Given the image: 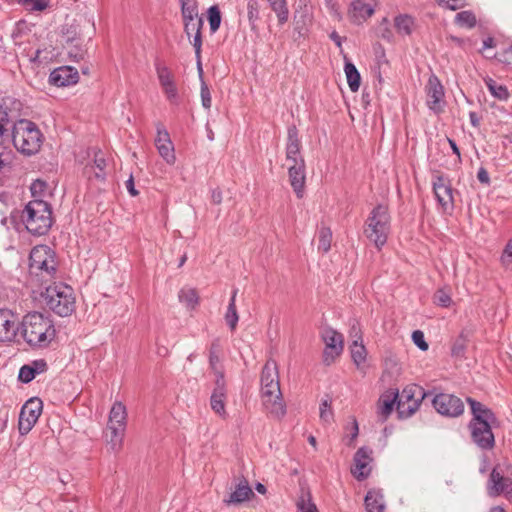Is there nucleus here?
I'll return each instance as SVG.
<instances>
[{
    "mask_svg": "<svg viewBox=\"0 0 512 512\" xmlns=\"http://www.w3.org/2000/svg\"><path fill=\"white\" fill-rule=\"evenodd\" d=\"M19 318L7 308L0 309V343L15 342L19 331Z\"/></svg>",
    "mask_w": 512,
    "mask_h": 512,
    "instance_id": "nucleus-15",
    "label": "nucleus"
},
{
    "mask_svg": "<svg viewBox=\"0 0 512 512\" xmlns=\"http://www.w3.org/2000/svg\"><path fill=\"white\" fill-rule=\"evenodd\" d=\"M395 401H397L395 396L392 399L386 398L380 400L378 412L384 419L391 414Z\"/></svg>",
    "mask_w": 512,
    "mask_h": 512,
    "instance_id": "nucleus-45",
    "label": "nucleus"
},
{
    "mask_svg": "<svg viewBox=\"0 0 512 512\" xmlns=\"http://www.w3.org/2000/svg\"><path fill=\"white\" fill-rule=\"evenodd\" d=\"M433 190L438 203L444 210L453 208V189L447 178L437 176L433 181Z\"/></svg>",
    "mask_w": 512,
    "mask_h": 512,
    "instance_id": "nucleus-21",
    "label": "nucleus"
},
{
    "mask_svg": "<svg viewBox=\"0 0 512 512\" xmlns=\"http://www.w3.org/2000/svg\"><path fill=\"white\" fill-rule=\"evenodd\" d=\"M286 167L293 191L298 198H302L306 182L305 161H300L299 164L287 165Z\"/></svg>",
    "mask_w": 512,
    "mask_h": 512,
    "instance_id": "nucleus-24",
    "label": "nucleus"
},
{
    "mask_svg": "<svg viewBox=\"0 0 512 512\" xmlns=\"http://www.w3.org/2000/svg\"><path fill=\"white\" fill-rule=\"evenodd\" d=\"M155 70L160 86L167 100L172 105H178L179 95L173 73L165 64L161 62L155 63Z\"/></svg>",
    "mask_w": 512,
    "mask_h": 512,
    "instance_id": "nucleus-13",
    "label": "nucleus"
},
{
    "mask_svg": "<svg viewBox=\"0 0 512 512\" xmlns=\"http://www.w3.org/2000/svg\"><path fill=\"white\" fill-rule=\"evenodd\" d=\"M487 490L492 497L503 494L508 499H512V472L504 475L499 467L493 468L489 476Z\"/></svg>",
    "mask_w": 512,
    "mask_h": 512,
    "instance_id": "nucleus-11",
    "label": "nucleus"
},
{
    "mask_svg": "<svg viewBox=\"0 0 512 512\" xmlns=\"http://www.w3.org/2000/svg\"><path fill=\"white\" fill-rule=\"evenodd\" d=\"M220 363V344L218 341H213L209 350V364L213 370L216 378L221 375L224 378V372L219 367Z\"/></svg>",
    "mask_w": 512,
    "mask_h": 512,
    "instance_id": "nucleus-34",
    "label": "nucleus"
},
{
    "mask_svg": "<svg viewBox=\"0 0 512 512\" xmlns=\"http://www.w3.org/2000/svg\"><path fill=\"white\" fill-rule=\"evenodd\" d=\"M261 400L265 410L275 418L286 413V406L280 389L277 365L267 361L261 372Z\"/></svg>",
    "mask_w": 512,
    "mask_h": 512,
    "instance_id": "nucleus-2",
    "label": "nucleus"
},
{
    "mask_svg": "<svg viewBox=\"0 0 512 512\" xmlns=\"http://www.w3.org/2000/svg\"><path fill=\"white\" fill-rule=\"evenodd\" d=\"M19 3L29 11H42L49 5V0H19Z\"/></svg>",
    "mask_w": 512,
    "mask_h": 512,
    "instance_id": "nucleus-44",
    "label": "nucleus"
},
{
    "mask_svg": "<svg viewBox=\"0 0 512 512\" xmlns=\"http://www.w3.org/2000/svg\"><path fill=\"white\" fill-rule=\"evenodd\" d=\"M351 334L357 338L351 345V356L356 366L360 367L366 360V349L362 343H358V340H361L360 329L353 325Z\"/></svg>",
    "mask_w": 512,
    "mask_h": 512,
    "instance_id": "nucleus-27",
    "label": "nucleus"
},
{
    "mask_svg": "<svg viewBox=\"0 0 512 512\" xmlns=\"http://www.w3.org/2000/svg\"><path fill=\"white\" fill-rule=\"evenodd\" d=\"M258 3L256 0H249L248 1V4H247V16H248V19H249V22L252 26V28H254L255 26V21L258 19Z\"/></svg>",
    "mask_w": 512,
    "mask_h": 512,
    "instance_id": "nucleus-47",
    "label": "nucleus"
},
{
    "mask_svg": "<svg viewBox=\"0 0 512 512\" xmlns=\"http://www.w3.org/2000/svg\"><path fill=\"white\" fill-rule=\"evenodd\" d=\"M45 52V50H42V49H37L34 53L33 56L30 57V62L31 63H35V64H42V63H45V62H48L49 59H50V56L47 55H44L42 56V54Z\"/></svg>",
    "mask_w": 512,
    "mask_h": 512,
    "instance_id": "nucleus-54",
    "label": "nucleus"
},
{
    "mask_svg": "<svg viewBox=\"0 0 512 512\" xmlns=\"http://www.w3.org/2000/svg\"><path fill=\"white\" fill-rule=\"evenodd\" d=\"M19 331L24 341L33 348L47 347L56 334L53 321L39 312L25 315L19 323Z\"/></svg>",
    "mask_w": 512,
    "mask_h": 512,
    "instance_id": "nucleus-3",
    "label": "nucleus"
},
{
    "mask_svg": "<svg viewBox=\"0 0 512 512\" xmlns=\"http://www.w3.org/2000/svg\"><path fill=\"white\" fill-rule=\"evenodd\" d=\"M92 165H94L95 168L100 171V173H95V179L104 180L106 160L101 153L95 154V158Z\"/></svg>",
    "mask_w": 512,
    "mask_h": 512,
    "instance_id": "nucleus-46",
    "label": "nucleus"
},
{
    "mask_svg": "<svg viewBox=\"0 0 512 512\" xmlns=\"http://www.w3.org/2000/svg\"><path fill=\"white\" fill-rule=\"evenodd\" d=\"M52 252L49 247L40 245L34 247L30 252V270L42 261H47V256Z\"/></svg>",
    "mask_w": 512,
    "mask_h": 512,
    "instance_id": "nucleus-37",
    "label": "nucleus"
},
{
    "mask_svg": "<svg viewBox=\"0 0 512 512\" xmlns=\"http://www.w3.org/2000/svg\"><path fill=\"white\" fill-rule=\"evenodd\" d=\"M11 139L19 152L34 155L42 146L43 134L34 122L20 119L12 126Z\"/></svg>",
    "mask_w": 512,
    "mask_h": 512,
    "instance_id": "nucleus-5",
    "label": "nucleus"
},
{
    "mask_svg": "<svg viewBox=\"0 0 512 512\" xmlns=\"http://www.w3.org/2000/svg\"><path fill=\"white\" fill-rule=\"evenodd\" d=\"M426 104L434 113H441L444 107V88L438 77L430 75L425 86Z\"/></svg>",
    "mask_w": 512,
    "mask_h": 512,
    "instance_id": "nucleus-17",
    "label": "nucleus"
},
{
    "mask_svg": "<svg viewBox=\"0 0 512 512\" xmlns=\"http://www.w3.org/2000/svg\"><path fill=\"white\" fill-rule=\"evenodd\" d=\"M10 160V153L5 150L3 146L0 145V169L5 167Z\"/></svg>",
    "mask_w": 512,
    "mask_h": 512,
    "instance_id": "nucleus-56",
    "label": "nucleus"
},
{
    "mask_svg": "<svg viewBox=\"0 0 512 512\" xmlns=\"http://www.w3.org/2000/svg\"><path fill=\"white\" fill-rule=\"evenodd\" d=\"M43 404L39 398L29 399L21 408L18 428L21 435L28 434L42 413Z\"/></svg>",
    "mask_w": 512,
    "mask_h": 512,
    "instance_id": "nucleus-10",
    "label": "nucleus"
},
{
    "mask_svg": "<svg viewBox=\"0 0 512 512\" xmlns=\"http://www.w3.org/2000/svg\"><path fill=\"white\" fill-rule=\"evenodd\" d=\"M47 369L48 365L44 359L33 360L29 364L23 365L20 368L18 379L23 383H29L37 375L46 372Z\"/></svg>",
    "mask_w": 512,
    "mask_h": 512,
    "instance_id": "nucleus-26",
    "label": "nucleus"
},
{
    "mask_svg": "<svg viewBox=\"0 0 512 512\" xmlns=\"http://www.w3.org/2000/svg\"><path fill=\"white\" fill-rule=\"evenodd\" d=\"M238 289H233L232 295L227 307V311L225 313V321L231 331H234L237 327V323L239 320V316L236 309V295H237Z\"/></svg>",
    "mask_w": 512,
    "mask_h": 512,
    "instance_id": "nucleus-32",
    "label": "nucleus"
},
{
    "mask_svg": "<svg viewBox=\"0 0 512 512\" xmlns=\"http://www.w3.org/2000/svg\"><path fill=\"white\" fill-rule=\"evenodd\" d=\"M390 232L388 207L379 204L370 213L364 228L365 236L380 249L387 242Z\"/></svg>",
    "mask_w": 512,
    "mask_h": 512,
    "instance_id": "nucleus-7",
    "label": "nucleus"
},
{
    "mask_svg": "<svg viewBox=\"0 0 512 512\" xmlns=\"http://www.w3.org/2000/svg\"><path fill=\"white\" fill-rule=\"evenodd\" d=\"M252 495L253 491L250 488L248 481L244 479L240 481L234 492L230 494L229 500H225V502L227 504H239L250 499Z\"/></svg>",
    "mask_w": 512,
    "mask_h": 512,
    "instance_id": "nucleus-28",
    "label": "nucleus"
},
{
    "mask_svg": "<svg viewBox=\"0 0 512 512\" xmlns=\"http://www.w3.org/2000/svg\"><path fill=\"white\" fill-rule=\"evenodd\" d=\"M32 273H36L37 276H41L43 279H51L56 273V263L53 254L47 256V261H42L31 269Z\"/></svg>",
    "mask_w": 512,
    "mask_h": 512,
    "instance_id": "nucleus-30",
    "label": "nucleus"
},
{
    "mask_svg": "<svg viewBox=\"0 0 512 512\" xmlns=\"http://www.w3.org/2000/svg\"><path fill=\"white\" fill-rule=\"evenodd\" d=\"M438 3L451 10H458L465 6L466 0H437Z\"/></svg>",
    "mask_w": 512,
    "mask_h": 512,
    "instance_id": "nucleus-53",
    "label": "nucleus"
},
{
    "mask_svg": "<svg viewBox=\"0 0 512 512\" xmlns=\"http://www.w3.org/2000/svg\"><path fill=\"white\" fill-rule=\"evenodd\" d=\"M472 419L468 424L471 439L482 450H491L495 446V437L492 431L497 423L495 414L482 403L468 397Z\"/></svg>",
    "mask_w": 512,
    "mask_h": 512,
    "instance_id": "nucleus-1",
    "label": "nucleus"
},
{
    "mask_svg": "<svg viewBox=\"0 0 512 512\" xmlns=\"http://www.w3.org/2000/svg\"><path fill=\"white\" fill-rule=\"evenodd\" d=\"M201 101L202 106L205 109H210L212 104L211 94L207 84L204 81L201 83Z\"/></svg>",
    "mask_w": 512,
    "mask_h": 512,
    "instance_id": "nucleus-50",
    "label": "nucleus"
},
{
    "mask_svg": "<svg viewBox=\"0 0 512 512\" xmlns=\"http://www.w3.org/2000/svg\"><path fill=\"white\" fill-rule=\"evenodd\" d=\"M13 124L8 112L0 110V143L11 137L9 131L12 129Z\"/></svg>",
    "mask_w": 512,
    "mask_h": 512,
    "instance_id": "nucleus-39",
    "label": "nucleus"
},
{
    "mask_svg": "<svg viewBox=\"0 0 512 512\" xmlns=\"http://www.w3.org/2000/svg\"><path fill=\"white\" fill-rule=\"evenodd\" d=\"M318 240H319L318 249L325 253L328 252L331 248V241H332V232H331L330 228L322 227L319 230Z\"/></svg>",
    "mask_w": 512,
    "mask_h": 512,
    "instance_id": "nucleus-41",
    "label": "nucleus"
},
{
    "mask_svg": "<svg viewBox=\"0 0 512 512\" xmlns=\"http://www.w3.org/2000/svg\"><path fill=\"white\" fill-rule=\"evenodd\" d=\"M183 20L201 17L197 0H180Z\"/></svg>",
    "mask_w": 512,
    "mask_h": 512,
    "instance_id": "nucleus-38",
    "label": "nucleus"
},
{
    "mask_svg": "<svg viewBox=\"0 0 512 512\" xmlns=\"http://www.w3.org/2000/svg\"><path fill=\"white\" fill-rule=\"evenodd\" d=\"M470 123L473 127L478 128L480 126V117L474 111L469 113Z\"/></svg>",
    "mask_w": 512,
    "mask_h": 512,
    "instance_id": "nucleus-61",
    "label": "nucleus"
},
{
    "mask_svg": "<svg viewBox=\"0 0 512 512\" xmlns=\"http://www.w3.org/2000/svg\"><path fill=\"white\" fill-rule=\"evenodd\" d=\"M412 340L414 344L422 351H426L428 349V344L425 341L424 333L421 330H415L412 333Z\"/></svg>",
    "mask_w": 512,
    "mask_h": 512,
    "instance_id": "nucleus-51",
    "label": "nucleus"
},
{
    "mask_svg": "<svg viewBox=\"0 0 512 512\" xmlns=\"http://www.w3.org/2000/svg\"><path fill=\"white\" fill-rule=\"evenodd\" d=\"M486 85L490 91V93L498 98L499 100H507L509 97V92L506 86L498 84L492 79L486 81Z\"/></svg>",
    "mask_w": 512,
    "mask_h": 512,
    "instance_id": "nucleus-40",
    "label": "nucleus"
},
{
    "mask_svg": "<svg viewBox=\"0 0 512 512\" xmlns=\"http://www.w3.org/2000/svg\"><path fill=\"white\" fill-rule=\"evenodd\" d=\"M371 461L370 451L364 447L359 448L354 456V466L351 469L352 474L358 480H363L370 473L369 463Z\"/></svg>",
    "mask_w": 512,
    "mask_h": 512,
    "instance_id": "nucleus-25",
    "label": "nucleus"
},
{
    "mask_svg": "<svg viewBox=\"0 0 512 512\" xmlns=\"http://www.w3.org/2000/svg\"><path fill=\"white\" fill-rule=\"evenodd\" d=\"M184 23V32L187 35L190 43L193 45L195 49V56L197 60V66L200 73H202V63H201V47H202V27H203V19L202 17L191 18L183 20Z\"/></svg>",
    "mask_w": 512,
    "mask_h": 512,
    "instance_id": "nucleus-14",
    "label": "nucleus"
},
{
    "mask_svg": "<svg viewBox=\"0 0 512 512\" xmlns=\"http://www.w3.org/2000/svg\"><path fill=\"white\" fill-rule=\"evenodd\" d=\"M208 21L211 32L215 33L221 24V13L218 6L214 5L208 9Z\"/></svg>",
    "mask_w": 512,
    "mask_h": 512,
    "instance_id": "nucleus-43",
    "label": "nucleus"
},
{
    "mask_svg": "<svg viewBox=\"0 0 512 512\" xmlns=\"http://www.w3.org/2000/svg\"><path fill=\"white\" fill-rule=\"evenodd\" d=\"M79 80L78 70L71 66H61L54 69L49 76L51 84L64 87L76 84Z\"/></svg>",
    "mask_w": 512,
    "mask_h": 512,
    "instance_id": "nucleus-22",
    "label": "nucleus"
},
{
    "mask_svg": "<svg viewBox=\"0 0 512 512\" xmlns=\"http://www.w3.org/2000/svg\"><path fill=\"white\" fill-rule=\"evenodd\" d=\"M367 512H384L383 496L377 491H369L365 497Z\"/></svg>",
    "mask_w": 512,
    "mask_h": 512,
    "instance_id": "nucleus-33",
    "label": "nucleus"
},
{
    "mask_svg": "<svg viewBox=\"0 0 512 512\" xmlns=\"http://www.w3.org/2000/svg\"><path fill=\"white\" fill-rule=\"evenodd\" d=\"M455 20L462 27L473 28L476 25V17L471 11L457 13Z\"/></svg>",
    "mask_w": 512,
    "mask_h": 512,
    "instance_id": "nucleus-42",
    "label": "nucleus"
},
{
    "mask_svg": "<svg viewBox=\"0 0 512 512\" xmlns=\"http://www.w3.org/2000/svg\"><path fill=\"white\" fill-rule=\"evenodd\" d=\"M300 161H304V158L301 155V142L298 137V130L295 126H291L287 132L285 166L299 164Z\"/></svg>",
    "mask_w": 512,
    "mask_h": 512,
    "instance_id": "nucleus-19",
    "label": "nucleus"
},
{
    "mask_svg": "<svg viewBox=\"0 0 512 512\" xmlns=\"http://www.w3.org/2000/svg\"><path fill=\"white\" fill-rule=\"evenodd\" d=\"M448 142H449V145H450L453 153L458 157L459 160H461L460 150H459L456 142L450 138H448Z\"/></svg>",
    "mask_w": 512,
    "mask_h": 512,
    "instance_id": "nucleus-63",
    "label": "nucleus"
},
{
    "mask_svg": "<svg viewBox=\"0 0 512 512\" xmlns=\"http://www.w3.org/2000/svg\"><path fill=\"white\" fill-rule=\"evenodd\" d=\"M426 397L425 390L418 385H409L401 393L395 394L397 400V413L399 418H408L412 416L420 407L421 402Z\"/></svg>",
    "mask_w": 512,
    "mask_h": 512,
    "instance_id": "nucleus-9",
    "label": "nucleus"
},
{
    "mask_svg": "<svg viewBox=\"0 0 512 512\" xmlns=\"http://www.w3.org/2000/svg\"><path fill=\"white\" fill-rule=\"evenodd\" d=\"M297 506L301 512H318L316 505L310 500V495H308V499L302 497Z\"/></svg>",
    "mask_w": 512,
    "mask_h": 512,
    "instance_id": "nucleus-52",
    "label": "nucleus"
},
{
    "mask_svg": "<svg viewBox=\"0 0 512 512\" xmlns=\"http://www.w3.org/2000/svg\"><path fill=\"white\" fill-rule=\"evenodd\" d=\"M394 27L398 34L409 36L415 28V19L409 14H399L394 18Z\"/></svg>",
    "mask_w": 512,
    "mask_h": 512,
    "instance_id": "nucleus-29",
    "label": "nucleus"
},
{
    "mask_svg": "<svg viewBox=\"0 0 512 512\" xmlns=\"http://www.w3.org/2000/svg\"><path fill=\"white\" fill-rule=\"evenodd\" d=\"M502 261L508 264L512 263V239L509 240L503 251Z\"/></svg>",
    "mask_w": 512,
    "mask_h": 512,
    "instance_id": "nucleus-55",
    "label": "nucleus"
},
{
    "mask_svg": "<svg viewBox=\"0 0 512 512\" xmlns=\"http://www.w3.org/2000/svg\"><path fill=\"white\" fill-rule=\"evenodd\" d=\"M358 433H359L358 423H357V421L354 419V420H353V423H352V433H351L350 443H351L352 441H354V440L357 438Z\"/></svg>",
    "mask_w": 512,
    "mask_h": 512,
    "instance_id": "nucleus-64",
    "label": "nucleus"
},
{
    "mask_svg": "<svg viewBox=\"0 0 512 512\" xmlns=\"http://www.w3.org/2000/svg\"><path fill=\"white\" fill-rule=\"evenodd\" d=\"M127 412L122 402H115L109 413V420L104 431V438L113 452H119L123 446L126 430Z\"/></svg>",
    "mask_w": 512,
    "mask_h": 512,
    "instance_id": "nucleus-8",
    "label": "nucleus"
},
{
    "mask_svg": "<svg viewBox=\"0 0 512 512\" xmlns=\"http://www.w3.org/2000/svg\"><path fill=\"white\" fill-rule=\"evenodd\" d=\"M21 221L29 233L46 234L53 223L50 204L38 199L29 201L21 212Z\"/></svg>",
    "mask_w": 512,
    "mask_h": 512,
    "instance_id": "nucleus-4",
    "label": "nucleus"
},
{
    "mask_svg": "<svg viewBox=\"0 0 512 512\" xmlns=\"http://www.w3.org/2000/svg\"><path fill=\"white\" fill-rule=\"evenodd\" d=\"M42 298L46 307L61 317H67L75 310L74 291L67 284L60 282L48 286Z\"/></svg>",
    "mask_w": 512,
    "mask_h": 512,
    "instance_id": "nucleus-6",
    "label": "nucleus"
},
{
    "mask_svg": "<svg viewBox=\"0 0 512 512\" xmlns=\"http://www.w3.org/2000/svg\"><path fill=\"white\" fill-rule=\"evenodd\" d=\"M322 339L325 343L323 361L330 365L343 351V336L332 328H326L322 331Z\"/></svg>",
    "mask_w": 512,
    "mask_h": 512,
    "instance_id": "nucleus-16",
    "label": "nucleus"
},
{
    "mask_svg": "<svg viewBox=\"0 0 512 512\" xmlns=\"http://www.w3.org/2000/svg\"><path fill=\"white\" fill-rule=\"evenodd\" d=\"M320 418L326 423H330L333 420V412L327 400L322 401L320 405Z\"/></svg>",
    "mask_w": 512,
    "mask_h": 512,
    "instance_id": "nucleus-49",
    "label": "nucleus"
},
{
    "mask_svg": "<svg viewBox=\"0 0 512 512\" xmlns=\"http://www.w3.org/2000/svg\"><path fill=\"white\" fill-rule=\"evenodd\" d=\"M329 37L337 47L342 48V37L336 31L331 32Z\"/></svg>",
    "mask_w": 512,
    "mask_h": 512,
    "instance_id": "nucleus-62",
    "label": "nucleus"
},
{
    "mask_svg": "<svg viewBox=\"0 0 512 512\" xmlns=\"http://www.w3.org/2000/svg\"><path fill=\"white\" fill-rule=\"evenodd\" d=\"M125 184H126V188H127L128 192L130 193L131 196L138 195V191L135 189L134 180H133L132 176H130V178L126 181Z\"/></svg>",
    "mask_w": 512,
    "mask_h": 512,
    "instance_id": "nucleus-60",
    "label": "nucleus"
},
{
    "mask_svg": "<svg viewBox=\"0 0 512 512\" xmlns=\"http://www.w3.org/2000/svg\"><path fill=\"white\" fill-rule=\"evenodd\" d=\"M179 301L189 309H194L199 303V296L194 288L184 287L179 291Z\"/></svg>",
    "mask_w": 512,
    "mask_h": 512,
    "instance_id": "nucleus-35",
    "label": "nucleus"
},
{
    "mask_svg": "<svg viewBox=\"0 0 512 512\" xmlns=\"http://www.w3.org/2000/svg\"><path fill=\"white\" fill-rule=\"evenodd\" d=\"M434 303L441 307H448L451 303V297L444 290L439 289L434 294Z\"/></svg>",
    "mask_w": 512,
    "mask_h": 512,
    "instance_id": "nucleus-48",
    "label": "nucleus"
},
{
    "mask_svg": "<svg viewBox=\"0 0 512 512\" xmlns=\"http://www.w3.org/2000/svg\"><path fill=\"white\" fill-rule=\"evenodd\" d=\"M270 4L271 9L276 13L278 22L283 25L288 21L289 10L287 7L286 0H267Z\"/></svg>",
    "mask_w": 512,
    "mask_h": 512,
    "instance_id": "nucleus-36",
    "label": "nucleus"
},
{
    "mask_svg": "<svg viewBox=\"0 0 512 512\" xmlns=\"http://www.w3.org/2000/svg\"><path fill=\"white\" fill-rule=\"evenodd\" d=\"M376 0H353L348 10V17L354 24L361 25L375 12Z\"/></svg>",
    "mask_w": 512,
    "mask_h": 512,
    "instance_id": "nucleus-18",
    "label": "nucleus"
},
{
    "mask_svg": "<svg viewBox=\"0 0 512 512\" xmlns=\"http://www.w3.org/2000/svg\"><path fill=\"white\" fill-rule=\"evenodd\" d=\"M477 179L479 180V182L483 183V184H489L490 183V177H489V174L487 172V170L483 167H481L478 172H477Z\"/></svg>",
    "mask_w": 512,
    "mask_h": 512,
    "instance_id": "nucleus-57",
    "label": "nucleus"
},
{
    "mask_svg": "<svg viewBox=\"0 0 512 512\" xmlns=\"http://www.w3.org/2000/svg\"><path fill=\"white\" fill-rule=\"evenodd\" d=\"M226 401V383L225 379L219 375L215 380V387L210 398V405L212 410L222 418H225L227 413L225 410Z\"/></svg>",
    "mask_w": 512,
    "mask_h": 512,
    "instance_id": "nucleus-23",
    "label": "nucleus"
},
{
    "mask_svg": "<svg viewBox=\"0 0 512 512\" xmlns=\"http://www.w3.org/2000/svg\"><path fill=\"white\" fill-rule=\"evenodd\" d=\"M155 145L160 156L168 163L174 164L176 157L174 153V146L170 139L168 131L162 124L157 125V137Z\"/></svg>",
    "mask_w": 512,
    "mask_h": 512,
    "instance_id": "nucleus-20",
    "label": "nucleus"
},
{
    "mask_svg": "<svg viewBox=\"0 0 512 512\" xmlns=\"http://www.w3.org/2000/svg\"><path fill=\"white\" fill-rule=\"evenodd\" d=\"M432 404L436 411L444 416L457 417L464 412V404L462 400L452 394H437L433 398Z\"/></svg>",
    "mask_w": 512,
    "mask_h": 512,
    "instance_id": "nucleus-12",
    "label": "nucleus"
},
{
    "mask_svg": "<svg viewBox=\"0 0 512 512\" xmlns=\"http://www.w3.org/2000/svg\"><path fill=\"white\" fill-rule=\"evenodd\" d=\"M211 201L216 205L222 202V192L220 189L216 188L211 191Z\"/></svg>",
    "mask_w": 512,
    "mask_h": 512,
    "instance_id": "nucleus-59",
    "label": "nucleus"
},
{
    "mask_svg": "<svg viewBox=\"0 0 512 512\" xmlns=\"http://www.w3.org/2000/svg\"><path fill=\"white\" fill-rule=\"evenodd\" d=\"M344 60V72L347 78L348 86L352 92H356L360 87V73L358 72L356 66L348 60L346 55H344Z\"/></svg>",
    "mask_w": 512,
    "mask_h": 512,
    "instance_id": "nucleus-31",
    "label": "nucleus"
},
{
    "mask_svg": "<svg viewBox=\"0 0 512 512\" xmlns=\"http://www.w3.org/2000/svg\"><path fill=\"white\" fill-rule=\"evenodd\" d=\"M95 173H100L94 165L88 164L84 168V175L90 180L95 178Z\"/></svg>",
    "mask_w": 512,
    "mask_h": 512,
    "instance_id": "nucleus-58",
    "label": "nucleus"
}]
</instances>
